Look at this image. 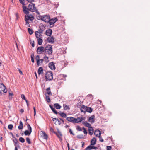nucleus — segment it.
I'll return each instance as SVG.
<instances>
[{
	"instance_id": "nucleus-20",
	"label": "nucleus",
	"mask_w": 150,
	"mask_h": 150,
	"mask_svg": "<svg viewBox=\"0 0 150 150\" xmlns=\"http://www.w3.org/2000/svg\"><path fill=\"white\" fill-rule=\"evenodd\" d=\"M86 110V112H87L89 113H91L93 110V109L91 107H89L87 106Z\"/></svg>"
},
{
	"instance_id": "nucleus-24",
	"label": "nucleus",
	"mask_w": 150,
	"mask_h": 150,
	"mask_svg": "<svg viewBox=\"0 0 150 150\" xmlns=\"http://www.w3.org/2000/svg\"><path fill=\"white\" fill-rule=\"evenodd\" d=\"M32 132L28 130H25L24 132V134L25 136H29Z\"/></svg>"
},
{
	"instance_id": "nucleus-45",
	"label": "nucleus",
	"mask_w": 150,
	"mask_h": 150,
	"mask_svg": "<svg viewBox=\"0 0 150 150\" xmlns=\"http://www.w3.org/2000/svg\"><path fill=\"white\" fill-rule=\"evenodd\" d=\"M76 129L79 131H82V129L79 125H77L76 126Z\"/></svg>"
},
{
	"instance_id": "nucleus-12",
	"label": "nucleus",
	"mask_w": 150,
	"mask_h": 150,
	"mask_svg": "<svg viewBox=\"0 0 150 150\" xmlns=\"http://www.w3.org/2000/svg\"><path fill=\"white\" fill-rule=\"evenodd\" d=\"M52 33V30L50 29H49L46 31L45 34L49 36H51Z\"/></svg>"
},
{
	"instance_id": "nucleus-57",
	"label": "nucleus",
	"mask_w": 150,
	"mask_h": 150,
	"mask_svg": "<svg viewBox=\"0 0 150 150\" xmlns=\"http://www.w3.org/2000/svg\"><path fill=\"white\" fill-rule=\"evenodd\" d=\"M40 56L39 55H37L36 56V57L35 58V59L36 61H37V60H40Z\"/></svg>"
},
{
	"instance_id": "nucleus-46",
	"label": "nucleus",
	"mask_w": 150,
	"mask_h": 150,
	"mask_svg": "<svg viewBox=\"0 0 150 150\" xmlns=\"http://www.w3.org/2000/svg\"><path fill=\"white\" fill-rule=\"evenodd\" d=\"M38 33H39V32L38 31H36L35 32V36H36V37L37 39H38V38H39V35Z\"/></svg>"
},
{
	"instance_id": "nucleus-47",
	"label": "nucleus",
	"mask_w": 150,
	"mask_h": 150,
	"mask_svg": "<svg viewBox=\"0 0 150 150\" xmlns=\"http://www.w3.org/2000/svg\"><path fill=\"white\" fill-rule=\"evenodd\" d=\"M21 98L23 100H25L26 99V98L24 94H22L21 96Z\"/></svg>"
},
{
	"instance_id": "nucleus-44",
	"label": "nucleus",
	"mask_w": 150,
	"mask_h": 150,
	"mask_svg": "<svg viewBox=\"0 0 150 150\" xmlns=\"http://www.w3.org/2000/svg\"><path fill=\"white\" fill-rule=\"evenodd\" d=\"M30 16H29V20L30 21H32L34 19V17L31 14L30 15Z\"/></svg>"
},
{
	"instance_id": "nucleus-2",
	"label": "nucleus",
	"mask_w": 150,
	"mask_h": 150,
	"mask_svg": "<svg viewBox=\"0 0 150 150\" xmlns=\"http://www.w3.org/2000/svg\"><path fill=\"white\" fill-rule=\"evenodd\" d=\"M45 53L48 55H51L53 52L52 45L48 44L45 48Z\"/></svg>"
},
{
	"instance_id": "nucleus-13",
	"label": "nucleus",
	"mask_w": 150,
	"mask_h": 150,
	"mask_svg": "<svg viewBox=\"0 0 150 150\" xmlns=\"http://www.w3.org/2000/svg\"><path fill=\"white\" fill-rule=\"evenodd\" d=\"M88 121L90 122L91 123H92L95 122V116L93 115L91 117H89L88 119Z\"/></svg>"
},
{
	"instance_id": "nucleus-10",
	"label": "nucleus",
	"mask_w": 150,
	"mask_h": 150,
	"mask_svg": "<svg viewBox=\"0 0 150 150\" xmlns=\"http://www.w3.org/2000/svg\"><path fill=\"white\" fill-rule=\"evenodd\" d=\"M67 120L70 122L75 123V121H76V118L73 117H67L66 118Z\"/></svg>"
},
{
	"instance_id": "nucleus-22",
	"label": "nucleus",
	"mask_w": 150,
	"mask_h": 150,
	"mask_svg": "<svg viewBox=\"0 0 150 150\" xmlns=\"http://www.w3.org/2000/svg\"><path fill=\"white\" fill-rule=\"evenodd\" d=\"M38 44L39 45H41L42 44L43 42V40L41 38H39L38 39H37Z\"/></svg>"
},
{
	"instance_id": "nucleus-33",
	"label": "nucleus",
	"mask_w": 150,
	"mask_h": 150,
	"mask_svg": "<svg viewBox=\"0 0 150 150\" xmlns=\"http://www.w3.org/2000/svg\"><path fill=\"white\" fill-rule=\"evenodd\" d=\"M13 141L14 142V146L17 144V142H18V139L16 138H14V139H13Z\"/></svg>"
},
{
	"instance_id": "nucleus-23",
	"label": "nucleus",
	"mask_w": 150,
	"mask_h": 150,
	"mask_svg": "<svg viewBox=\"0 0 150 150\" xmlns=\"http://www.w3.org/2000/svg\"><path fill=\"white\" fill-rule=\"evenodd\" d=\"M54 105L55 108L57 109H60L61 108V106L58 103L54 104Z\"/></svg>"
},
{
	"instance_id": "nucleus-37",
	"label": "nucleus",
	"mask_w": 150,
	"mask_h": 150,
	"mask_svg": "<svg viewBox=\"0 0 150 150\" xmlns=\"http://www.w3.org/2000/svg\"><path fill=\"white\" fill-rule=\"evenodd\" d=\"M27 128L28 130H29L31 132H32V128L31 126L29 124H27Z\"/></svg>"
},
{
	"instance_id": "nucleus-26",
	"label": "nucleus",
	"mask_w": 150,
	"mask_h": 150,
	"mask_svg": "<svg viewBox=\"0 0 150 150\" xmlns=\"http://www.w3.org/2000/svg\"><path fill=\"white\" fill-rule=\"evenodd\" d=\"M63 118H65L67 117L66 114L64 112H60L58 113Z\"/></svg>"
},
{
	"instance_id": "nucleus-53",
	"label": "nucleus",
	"mask_w": 150,
	"mask_h": 150,
	"mask_svg": "<svg viewBox=\"0 0 150 150\" xmlns=\"http://www.w3.org/2000/svg\"><path fill=\"white\" fill-rule=\"evenodd\" d=\"M36 62L38 66H39L40 65V60H37V61H36Z\"/></svg>"
},
{
	"instance_id": "nucleus-11",
	"label": "nucleus",
	"mask_w": 150,
	"mask_h": 150,
	"mask_svg": "<svg viewBox=\"0 0 150 150\" xmlns=\"http://www.w3.org/2000/svg\"><path fill=\"white\" fill-rule=\"evenodd\" d=\"M41 136L44 139L47 140L48 139V135L44 131H41L40 132Z\"/></svg>"
},
{
	"instance_id": "nucleus-36",
	"label": "nucleus",
	"mask_w": 150,
	"mask_h": 150,
	"mask_svg": "<svg viewBox=\"0 0 150 150\" xmlns=\"http://www.w3.org/2000/svg\"><path fill=\"white\" fill-rule=\"evenodd\" d=\"M19 140L20 142L22 143H24L25 142V139L22 137H20L19 139Z\"/></svg>"
},
{
	"instance_id": "nucleus-41",
	"label": "nucleus",
	"mask_w": 150,
	"mask_h": 150,
	"mask_svg": "<svg viewBox=\"0 0 150 150\" xmlns=\"http://www.w3.org/2000/svg\"><path fill=\"white\" fill-rule=\"evenodd\" d=\"M26 139V142L28 144H31V142L30 140V139L29 137H27Z\"/></svg>"
},
{
	"instance_id": "nucleus-64",
	"label": "nucleus",
	"mask_w": 150,
	"mask_h": 150,
	"mask_svg": "<svg viewBox=\"0 0 150 150\" xmlns=\"http://www.w3.org/2000/svg\"><path fill=\"white\" fill-rule=\"evenodd\" d=\"M20 112L21 113H23L24 112V110L23 109H21L20 110Z\"/></svg>"
},
{
	"instance_id": "nucleus-54",
	"label": "nucleus",
	"mask_w": 150,
	"mask_h": 150,
	"mask_svg": "<svg viewBox=\"0 0 150 150\" xmlns=\"http://www.w3.org/2000/svg\"><path fill=\"white\" fill-rule=\"evenodd\" d=\"M44 55V58L45 59V61L47 60H48V59L49 58L48 57L46 56L45 54Z\"/></svg>"
},
{
	"instance_id": "nucleus-59",
	"label": "nucleus",
	"mask_w": 150,
	"mask_h": 150,
	"mask_svg": "<svg viewBox=\"0 0 150 150\" xmlns=\"http://www.w3.org/2000/svg\"><path fill=\"white\" fill-rule=\"evenodd\" d=\"M98 137H101V132L99 130V132H98Z\"/></svg>"
},
{
	"instance_id": "nucleus-9",
	"label": "nucleus",
	"mask_w": 150,
	"mask_h": 150,
	"mask_svg": "<svg viewBox=\"0 0 150 150\" xmlns=\"http://www.w3.org/2000/svg\"><path fill=\"white\" fill-rule=\"evenodd\" d=\"M98 149V148L97 147L93 146L90 145L85 149V150H91L92 149L96 150L97 149Z\"/></svg>"
},
{
	"instance_id": "nucleus-56",
	"label": "nucleus",
	"mask_w": 150,
	"mask_h": 150,
	"mask_svg": "<svg viewBox=\"0 0 150 150\" xmlns=\"http://www.w3.org/2000/svg\"><path fill=\"white\" fill-rule=\"evenodd\" d=\"M26 1H27L28 2H29L30 3H31L32 2L34 1V0H25Z\"/></svg>"
},
{
	"instance_id": "nucleus-38",
	"label": "nucleus",
	"mask_w": 150,
	"mask_h": 150,
	"mask_svg": "<svg viewBox=\"0 0 150 150\" xmlns=\"http://www.w3.org/2000/svg\"><path fill=\"white\" fill-rule=\"evenodd\" d=\"M31 59L32 62L34 63V54L33 53L31 55Z\"/></svg>"
},
{
	"instance_id": "nucleus-52",
	"label": "nucleus",
	"mask_w": 150,
	"mask_h": 150,
	"mask_svg": "<svg viewBox=\"0 0 150 150\" xmlns=\"http://www.w3.org/2000/svg\"><path fill=\"white\" fill-rule=\"evenodd\" d=\"M69 132L71 134L73 135H75L74 134L73 132L72 131V130L71 129H69Z\"/></svg>"
},
{
	"instance_id": "nucleus-27",
	"label": "nucleus",
	"mask_w": 150,
	"mask_h": 150,
	"mask_svg": "<svg viewBox=\"0 0 150 150\" xmlns=\"http://www.w3.org/2000/svg\"><path fill=\"white\" fill-rule=\"evenodd\" d=\"M47 93L49 95H52V93L50 90V87H49L46 89Z\"/></svg>"
},
{
	"instance_id": "nucleus-55",
	"label": "nucleus",
	"mask_w": 150,
	"mask_h": 150,
	"mask_svg": "<svg viewBox=\"0 0 150 150\" xmlns=\"http://www.w3.org/2000/svg\"><path fill=\"white\" fill-rule=\"evenodd\" d=\"M33 110H34V116H35L36 114V109L35 108V107H34L33 108Z\"/></svg>"
},
{
	"instance_id": "nucleus-51",
	"label": "nucleus",
	"mask_w": 150,
	"mask_h": 150,
	"mask_svg": "<svg viewBox=\"0 0 150 150\" xmlns=\"http://www.w3.org/2000/svg\"><path fill=\"white\" fill-rule=\"evenodd\" d=\"M30 43L31 44L32 47H34L35 46L34 41H33L32 42H30Z\"/></svg>"
},
{
	"instance_id": "nucleus-28",
	"label": "nucleus",
	"mask_w": 150,
	"mask_h": 150,
	"mask_svg": "<svg viewBox=\"0 0 150 150\" xmlns=\"http://www.w3.org/2000/svg\"><path fill=\"white\" fill-rule=\"evenodd\" d=\"M45 27L43 25H42L41 26H39V29H38V31L42 30V31H44L45 30Z\"/></svg>"
},
{
	"instance_id": "nucleus-7",
	"label": "nucleus",
	"mask_w": 150,
	"mask_h": 150,
	"mask_svg": "<svg viewBox=\"0 0 150 150\" xmlns=\"http://www.w3.org/2000/svg\"><path fill=\"white\" fill-rule=\"evenodd\" d=\"M55 63L53 62H51L48 64L49 67L53 70H54L56 69V67L55 66Z\"/></svg>"
},
{
	"instance_id": "nucleus-63",
	"label": "nucleus",
	"mask_w": 150,
	"mask_h": 150,
	"mask_svg": "<svg viewBox=\"0 0 150 150\" xmlns=\"http://www.w3.org/2000/svg\"><path fill=\"white\" fill-rule=\"evenodd\" d=\"M10 134H11V136H12V137H13V139H14V138H15V137H14V135H13V133L11 132H10Z\"/></svg>"
},
{
	"instance_id": "nucleus-18",
	"label": "nucleus",
	"mask_w": 150,
	"mask_h": 150,
	"mask_svg": "<svg viewBox=\"0 0 150 150\" xmlns=\"http://www.w3.org/2000/svg\"><path fill=\"white\" fill-rule=\"evenodd\" d=\"M76 121H75V123H78L81 122L83 120V117H78L77 118H76Z\"/></svg>"
},
{
	"instance_id": "nucleus-49",
	"label": "nucleus",
	"mask_w": 150,
	"mask_h": 150,
	"mask_svg": "<svg viewBox=\"0 0 150 150\" xmlns=\"http://www.w3.org/2000/svg\"><path fill=\"white\" fill-rule=\"evenodd\" d=\"M50 131L52 133H53L54 134H56V132L54 131V129L52 127H51L50 128Z\"/></svg>"
},
{
	"instance_id": "nucleus-39",
	"label": "nucleus",
	"mask_w": 150,
	"mask_h": 150,
	"mask_svg": "<svg viewBox=\"0 0 150 150\" xmlns=\"http://www.w3.org/2000/svg\"><path fill=\"white\" fill-rule=\"evenodd\" d=\"M76 137L79 139H82L84 138L83 134L79 135L76 136Z\"/></svg>"
},
{
	"instance_id": "nucleus-62",
	"label": "nucleus",
	"mask_w": 150,
	"mask_h": 150,
	"mask_svg": "<svg viewBox=\"0 0 150 150\" xmlns=\"http://www.w3.org/2000/svg\"><path fill=\"white\" fill-rule=\"evenodd\" d=\"M26 103V104H27V106L28 107V106H29V102H28V101L27 100H25Z\"/></svg>"
},
{
	"instance_id": "nucleus-50",
	"label": "nucleus",
	"mask_w": 150,
	"mask_h": 150,
	"mask_svg": "<svg viewBox=\"0 0 150 150\" xmlns=\"http://www.w3.org/2000/svg\"><path fill=\"white\" fill-rule=\"evenodd\" d=\"M112 147L111 146H107L106 150H111Z\"/></svg>"
},
{
	"instance_id": "nucleus-31",
	"label": "nucleus",
	"mask_w": 150,
	"mask_h": 150,
	"mask_svg": "<svg viewBox=\"0 0 150 150\" xmlns=\"http://www.w3.org/2000/svg\"><path fill=\"white\" fill-rule=\"evenodd\" d=\"M28 31L30 35H32L33 33V30L30 28H28Z\"/></svg>"
},
{
	"instance_id": "nucleus-35",
	"label": "nucleus",
	"mask_w": 150,
	"mask_h": 150,
	"mask_svg": "<svg viewBox=\"0 0 150 150\" xmlns=\"http://www.w3.org/2000/svg\"><path fill=\"white\" fill-rule=\"evenodd\" d=\"M63 107L64 108L65 110H69L70 109V108L69 107V106L65 104L63 105Z\"/></svg>"
},
{
	"instance_id": "nucleus-15",
	"label": "nucleus",
	"mask_w": 150,
	"mask_h": 150,
	"mask_svg": "<svg viewBox=\"0 0 150 150\" xmlns=\"http://www.w3.org/2000/svg\"><path fill=\"white\" fill-rule=\"evenodd\" d=\"M49 107L54 113L56 115L59 113V112L55 109L53 107V105H50Z\"/></svg>"
},
{
	"instance_id": "nucleus-61",
	"label": "nucleus",
	"mask_w": 150,
	"mask_h": 150,
	"mask_svg": "<svg viewBox=\"0 0 150 150\" xmlns=\"http://www.w3.org/2000/svg\"><path fill=\"white\" fill-rule=\"evenodd\" d=\"M99 141L101 142H103L104 141L103 139L101 137H99Z\"/></svg>"
},
{
	"instance_id": "nucleus-29",
	"label": "nucleus",
	"mask_w": 150,
	"mask_h": 150,
	"mask_svg": "<svg viewBox=\"0 0 150 150\" xmlns=\"http://www.w3.org/2000/svg\"><path fill=\"white\" fill-rule=\"evenodd\" d=\"M88 129V133L90 135H92L93 133V129L92 128H90Z\"/></svg>"
},
{
	"instance_id": "nucleus-21",
	"label": "nucleus",
	"mask_w": 150,
	"mask_h": 150,
	"mask_svg": "<svg viewBox=\"0 0 150 150\" xmlns=\"http://www.w3.org/2000/svg\"><path fill=\"white\" fill-rule=\"evenodd\" d=\"M50 41H49V43L52 44L54 43V42L55 38L53 36H50Z\"/></svg>"
},
{
	"instance_id": "nucleus-42",
	"label": "nucleus",
	"mask_w": 150,
	"mask_h": 150,
	"mask_svg": "<svg viewBox=\"0 0 150 150\" xmlns=\"http://www.w3.org/2000/svg\"><path fill=\"white\" fill-rule=\"evenodd\" d=\"M20 3L22 4L23 6H24L25 5L24 0H19Z\"/></svg>"
},
{
	"instance_id": "nucleus-19",
	"label": "nucleus",
	"mask_w": 150,
	"mask_h": 150,
	"mask_svg": "<svg viewBox=\"0 0 150 150\" xmlns=\"http://www.w3.org/2000/svg\"><path fill=\"white\" fill-rule=\"evenodd\" d=\"M23 127V122L21 121H20L19 122V125L18 127V128L19 130L22 129Z\"/></svg>"
},
{
	"instance_id": "nucleus-8",
	"label": "nucleus",
	"mask_w": 150,
	"mask_h": 150,
	"mask_svg": "<svg viewBox=\"0 0 150 150\" xmlns=\"http://www.w3.org/2000/svg\"><path fill=\"white\" fill-rule=\"evenodd\" d=\"M0 84L1 85L0 88L1 89V91L4 93L7 92V89L6 88L5 86L2 83H0Z\"/></svg>"
},
{
	"instance_id": "nucleus-14",
	"label": "nucleus",
	"mask_w": 150,
	"mask_h": 150,
	"mask_svg": "<svg viewBox=\"0 0 150 150\" xmlns=\"http://www.w3.org/2000/svg\"><path fill=\"white\" fill-rule=\"evenodd\" d=\"M87 106L84 105H82L81 107L80 110L81 112H83L84 114L86 113Z\"/></svg>"
},
{
	"instance_id": "nucleus-1",
	"label": "nucleus",
	"mask_w": 150,
	"mask_h": 150,
	"mask_svg": "<svg viewBox=\"0 0 150 150\" xmlns=\"http://www.w3.org/2000/svg\"><path fill=\"white\" fill-rule=\"evenodd\" d=\"M23 11L25 14H28L29 13V11L31 12H34L36 8L35 6V4L32 3H30L27 8L26 6H23Z\"/></svg>"
},
{
	"instance_id": "nucleus-34",
	"label": "nucleus",
	"mask_w": 150,
	"mask_h": 150,
	"mask_svg": "<svg viewBox=\"0 0 150 150\" xmlns=\"http://www.w3.org/2000/svg\"><path fill=\"white\" fill-rule=\"evenodd\" d=\"M99 132V130L98 129L96 130L95 131V132H94V134L96 137H98V134Z\"/></svg>"
},
{
	"instance_id": "nucleus-16",
	"label": "nucleus",
	"mask_w": 150,
	"mask_h": 150,
	"mask_svg": "<svg viewBox=\"0 0 150 150\" xmlns=\"http://www.w3.org/2000/svg\"><path fill=\"white\" fill-rule=\"evenodd\" d=\"M96 138L93 137L91 141L90 144L92 146L96 144Z\"/></svg>"
},
{
	"instance_id": "nucleus-3",
	"label": "nucleus",
	"mask_w": 150,
	"mask_h": 150,
	"mask_svg": "<svg viewBox=\"0 0 150 150\" xmlns=\"http://www.w3.org/2000/svg\"><path fill=\"white\" fill-rule=\"evenodd\" d=\"M53 73L51 71H48L45 74V79L46 81L52 80L53 79Z\"/></svg>"
},
{
	"instance_id": "nucleus-48",
	"label": "nucleus",
	"mask_w": 150,
	"mask_h": 150,
	"mask_svg": "<svg viewBox=\"0 0 150 150\" xmlns=\"http://www.w3.org/2000/svg\"><path fill=\"white\" fill-rule=\"evenodd\" d=\"M19 143L18 142H17V144H16V146H15V147H17V148H20V146L19 145Z\"/></svg>"
},
{
	"instance_id": "nucleus-58",
	"label": "nucleus",
	"mask_w": 150,
	"mask_h": 150,
	"mask_svg": "<svg viewBox=\"0 0 150 150\" xmlns=\"http://www.w3.org/2000/svg\"><path fill=\"white\" fill-rule=\"evenodd\" d=\"M26 25H27L29 27H30V26L29 24V21H26Z\"/></svg>"
},
{
	"instance_id": "nucleus-17",
	"label": "nucleus",
	"mask_w": 150,
	"mask_h": 150,
	"mask_svg": "<svg viewBox=\"0 0 150 150\" xmlns=\"http://www.w3.org/2000/svg\"><path fill=\"white\" fill-rule=\"evenodd\" d=\"M43 68L41 67H40L38 70V73L39 75H40L42 74H43Z\"/></svg>"
},
{
	"instance_id": "nucleus-4",
	"label": "nucleus",
	"mask_w": 150,
	"mask_h": 150,
	"mask_svg": "<svg viewBox=\"0 0 150 150\" xmlns=\"http://www.w3.org/2000/svg\"><path fill=\"white\" fill-rule=\"evenodd\" d=\"M40 19L45 22H47L48 20L50 19V17L49 15H45L43 16H38Z\"/></svg>"
},
{
	"instance_id": "nucleus-5",
	"label": "nucleus",
	"mask_w": 150,
	"mask_h": 150,
	"mask_svg": "<svg viewBox=\"0 0 150 150\" xmlns=\"http://www.w3.org/2000/svg\"><path fill=\"white\" fill-rule=\"evenodd\" d=\"M58 21V19L57 17H54L53 18L50 19L48 20L47 22V23H48L50 25H53L52 27H53L54 25L55 22Z\"/></svg>"
},
{
	"instance_id": "nucleus-60",
	"label": "nucleus",
	"mask_w": 150,
	"mask_h": 150,
	"mask_svg": "<svg viewBox=\"0 0 150 150\" xmlns=\"http://www.w3.org/2000/svg\"><path fill=\"white\" fill-rule=\"evenodd\" d=\"M15 15H16V20H17L19 18L18 15L17 13H16Z\"/></svg>"
},
{
	"instance_id": "nucleus-32",
	"label": "nucleus",
	"mask_w": 150,
	"mask_h": 150,
	"mask_svg": "<svg viewBox=\"0 0 150 150\" xmlns=\"http://www.w3.org/2000/svg\"><path fill=\"white\" fill-rule=\"evenodd\" d=\"M45 98L46 101L47 102L50 103L51 101L50 98L49 96L46 95Z\"/></svg>"
},
{
	"instance_id": "nucleus-43",
	"label": "nucleus",
	"mask_w": 150,
	"mask_h": 150,
	"mask_svg": "<svg viewBox=\"0 0 150 150\" xmlns=\"http://www.w3.org/2000/svg\"><path fill=\"white\" fill-rule=\"evenodd\" d=\"M25 21H28V20H29V16L28 15H25Z\"/></svg>"
},
{
	"instance_id": "nucleus-6",
	"label": "nucleus",
	"mask_w": 150,
	"mask_h": 150,
	"mask_svg": "<svg viewBox=\"0 0 150 150\" xmlns=\"http://www.w3.org/2000/svg\"><path fill=\"white\" fill-rule=\"evenodd\" d=\"M45 48L43 46L38 47L37 50V52L38 54H41L42 53L45 52Z\"/></svg>"
},
{
	"instance_id": "nucleus-30",
	"label": "nucleus",
	"mask_w": 150,
	"mask_h": 150,
	"mask_svg": "<svg viewBox=\"0 0 150 150\" xmlns=\"http://www.w3.org/2000/svg\"><path fill=\"white\" fill-rule=\"evenodd\" d=\"M85 126L86 127H88L89 128H92V127H91V125L87 122H86Z\"/></svg>"
},
{
	"instance_id": "nucleus-25",
	"label": "nucleus",
	"mask_w": 150,
	"mask_h": 150,
	"mask_svg": "<svg viewBox=\"0 0 150 150\" xmlns=\"http://www.w3.org/2000/svg\"><path fill=\"white\" fill-rule=\"evenodd\" d=\"M59 138H60V136H62V134H61L60 132L58 129V132H56V134H55Z\"/></svg>"
},
{
	"instance_id": "nucleus-40",
	"label": "nucleus",
	"mask_w": 150,
	"mask_h": 150,
	"mask_svg": "<svg viewBox=\"0 0 150 150\" xmlns=\"http://www.w3.org/2000/svg\"><path fill=\"white\" fill-rule=\"evenodd\" d=\"M8 128L10 130H11L12 129L13 127V126L12 124H9L8 126Z\"/></svg>"
}]
</instances>
